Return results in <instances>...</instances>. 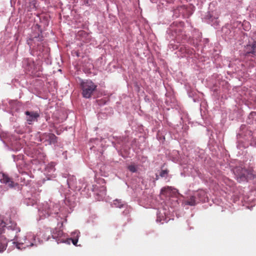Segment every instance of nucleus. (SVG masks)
I'll list each match as a JSON object with an SVG mask.
<instances>
[{
    "instance_id": "aec40b11",
    "label": "nucleus",
    "mask_w": 256,
    "mask_h": 256,
    "mask_svg": "<svg viewBox=\"0 0 256 256\" xmlns=\"http://www.w3.org/2000/svg\"><path fill=\"white\" fill-rule=\"evenodd\" d=\"M30 246H33V244H31Z\"/></svg>"
},
{
    "instance_id": "dca6fc26",
    "label": "nucleus",
    "mask_w": 256,
    "mask_h": 256,
    "mask_svg": "<svg viewBox=\"0 0 256 256\" xmlns=\"http://www.w3.org/2000/svg\"><path fill=\"white\" fill-rule=\"evenodd\" d=\"M72 244L74 245V246H76V244L78 243V238H74V239H72Z\"/></svg>"
},
{
    "instance_id": "6e6552de",
    "label": "nucleus",
    "mask_w": 256,
    "mask_h": 256,
    "mask_svg": "<svg viewBox=\"0 0 256 256\" xmlns=\"http://www.w3.org/2000/svg\"><path fill=\"white\" fill-rule=\"evenodd\" d=\"M184 204L187 205L194 206L196 204L195 196H190L187 200L184 201Z\"/></svg>"
},
{
    "instance_id": "ddd939ff",
    "label": "nucleus",
    "mask_w": 256,
    "mask_h": 256,
    "mask_svg": "<svg viewBox=\"0 0 256 256\" xmlns=\"http://www.w3.org/2000/svg\"><path fill=\"white\" fill-rule=\"evenodd\" d=\"M172 190V187L171 186H166L162 188L161 190V193L164 194L168 192H171Z\"/></svg>"
},
{
    "instance_id": "1a4fd4ad",
    "label": "nucleus",
    "mask_w": 256,
    "mask_h": 256,
    "mask_svg": "<svg viewBox=\"0 0 256 256\" xmlns=\"http://www.w3.org/2000/svg\"><path fill=\"white\" fill-rule=\"evenodd\" d=\"M24 64H26L28 66L27 68L28 71H30L34 67V62L32 60H30L28 59L24 60Z\"/></svg>"
},
{
    "instance_id": "39448f33",
    "label": "nucleus",
    "mask_w": 256,
    "mask_h": 256,
    "mask_svg": "<svg viewBox=\"0 0 256 256\" xmlns=\"http://www.w3.org/2000/svg\"><path fill=\"white\" fill-rule=\"evenodd\" d=\"M25 114L26 116V120L28 124H32L34 122H37L40 117V113L38 112L26 111Z\"/></svg>"
},
{
    "instance_id": "f8f14e48",
    "label": "nucleus",
    "mask_w": 256,
    "mask_h": 256,
    "mask_svg": "<svg viewBox=\"0 0 256 256\" xmlns=\"http://www.w3.org/2000/svg\"><path fill=\"white\" fill-rule=\"evenodd\" d=\"M113 204L116 208H121L124 206L123 202L121 200H116L114 201Z\"/></svg>"
},
{
    "instance_id": "6ab92c4d",
    "label": "nucleus",
    "mask_w": 256,
    "mask_h": 256,
    "mask_svg": "<svg viewBox=\"0 0 256 256\" xmlns=\"http://www.w3.org/2000/svg\"><path fill=\"white\" fill-rule=\"evenodd\" d=\"M76 56H79V54H78V52H77V54H76Z\"/></svg>"
},
{
    "instance_id": "f257e3e1",
    "label": "nucleus",
    "mask_w": 256,
    "mask_h": 256,
    "mask_svg": "<svg viewBox=\"0 0 256 256\" xmlns=\"http://www.w3.org/2000/svg\"><path fill=\"white\" fill-rule=\"evenodd\" d=\"M80 86L82 90V96L86 98H90L97 88L96 84L92 81L88 80L82 82Z\"/></svg>"
},
{
    "instance_id": "a211bd4d",
    "label": "nucleus",
    "mask_w": 256,
    "mask_h": 256,
    "mask_svg": "<svg viewBox=\"0 0 256 256\" xmlns=\"http://www.w3.org/2000/svg\"><path fill=\"white\" fill-rule=\"evenodd\" d=\"M156 180H158V176H156Z\"/></svg>"
},
{
    "instance_id": "423d86ee",
    "label": "nucleus",
    "mask_w": 256,
    "mask_h": 256,
    "mask_svg": "<svg viewBox=\"0 0 256 256\" xmlns=\"http://www.w3.org/2000/svg\"><path fill=\"white\" fill-rule=\"evenodd\" d=\"M6 226L2 225L0 226V252H3L6 249L7 246V240L2 235L4 232Z\"/></svg>"
},
{
    "instance_id": "4468645a",
    "label": "nucleus",
    "mask_w": 256,
    "mask_h": 256,
    "mask_svg": "<svg viewBox=\"0 0 256 256\" xmlns=\"http://www.w3.org/2000/svg\"><path fill=\"white\" fill-rule=\"evenodd\" d=\"M128 170L132 172H136L137 171V168L135 165L132 164L130 165L128 167Z\"/></svg>"
},
{
    "instance_id": "2eb2a0df",
    "label": "nucleus",
    "mask_w": 256,
    "mask_h": 256,
    "mask_svg": "<svg viewBox=\"0 0 256 256\" xmlns=\"http://www.w3.org/2000/svg\"><path fill=\"white\" fill-rule=\"evenodd\" d=\"M168 173V170H162L160 175L161 177H164L166 176Z\"/></svg>"
},
{
    "instance_id": "9d476101",
    "label": "nucleus",
    "mask_w": 256,
    "mask_h": 256,
    "mask_svg": "<svg viewBox=\"0 0 256 256\" xmlns=\"http://www.w3.org/2000/svg\"><path fill=\"white\" fill-rule=\"evenodd\" d=\"M48 138L50 144H55L57 142V137L53 134H50Z\"/></svg>"
},
{
    "instance_id": "f03ea898",
    "label": "nucleus",
    "mask_w": 256,
    "mask_h": 256,
    "mask_svg": "<svg viewBox=\"0 0 256 256\" xmlns=\"http://www.w3.org/2000/svg\"><path fill=\"white\" fill-rule=\"evenodd\" d=\"M234 172L237 177L239 182L246 180L248 174H252V172L241 166L236 167L234 169Z\"/></svg>"
},
{
    "instance_id": "0eeeda50",
    "label": "nucleus",
    "mask_w": 256,
    "mask_h": 256,
    "mask_svg": "<svg viewBox=\"0 0 256 256\" xmlns=\"http://www.w3.org/2000/svg\"><path fill=\"white\" fill-rule=\"evenodd\" d=\"M2 176V178L0 180L2 183L7 184L10 188L14 186V182L8 175L3 174Z\"/></svg>"
},
{
    "instance_id": "20e7f679",
    "label": "nucleus",
    "mask_w": 256,
    "mask_h": 256,
    "mask_svg": "<svg viewBox=\"0 0 256 256\" xmlns=\"http://www.w3.org/2000/svg\"><path fill=\"white\" fill-rule=\"evenodd\" d=\"M42 38L38 36H34L32 38H30L27 40L28 44L30 46V47H32L34 48L36 46V45L37 46V50L41 51V46H43L42 42H41Z\"/></svg>"
},
{
    "instance_id": "7ed1b4c3",
    "label": "nucleus",
    "mask_w": 256,
    "mask_h": 256,
    "mask_svg": "<svg viewBox=\"0 0 256 256\" xmlns=\"http://www.w3.org/2000/svg\"><path fill=\"white\" fill-rule=\"evenodd\" d=\"M244 51L246 56H256V40L249 41L244 46Z\"/></svg>"
},
{
    "instance_id": "9b49d317",
    "label": "nucleus",
    "mask_w": 256,
    "mask_h": 256,
    "mask_svg": "<svg viewBox=\"0 0 256 256\" xmlns=\"http://www.w3.org/2000/svg\"><path fill=\"white\" fill-rule=\"evenodd\" d=\"M205 195L206 193L204 190H200L197 194V196L200 201H203L204 200Z\"/></svg>"
},
{
    "instance_id": "f3484780",
    "label": "nucleus",
    "mask_w": 256,
    "mask_h": 256,
    "mask_svg": "<svg viewBox=\"0 0 256 256\" xmlns=\"http://www.w3.org/2000/svg\"><path fill=\"white\" fill-rule=\"evenodd\" d=\"M78 34L79 36H83V35H86V34H87L84 31H80L78 32Z\"/></svg>"
}]
</instances>
